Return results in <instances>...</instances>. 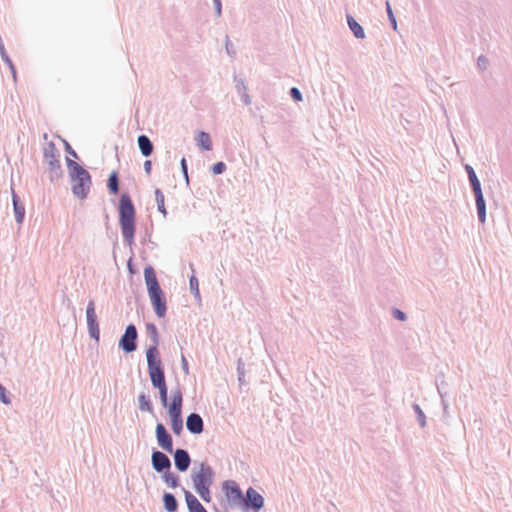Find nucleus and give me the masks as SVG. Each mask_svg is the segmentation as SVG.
Returning <instances> with one entry per match:
<instances>
[{"mask_svg": "<svg viewBox=\"0 0 512 512\" xmlns=\"http://www.w3.org/2000/svg\"><path fill=\"white\" fill-rule=\"evenodd\" d=\"M185 499L190 512H207L198 499L189 491H185Z\"/></svg>", "mask_w": 512, "mask_h": 512, "instance_id": "nucleus-19", "label": "nucleus"}, {"mask_svg": "<svg viewBox=\"0 0 512 512\" xmlns=\"http://www.w3.org/2000/svg\"><path fill=\"white\" fill-rule=\"evenodd\" d=\"M156 438H157V442L159 444V446L171 453L172 450H173V441H172V437L170 436V434L167 432L166 428L164 427L163 424L161 423H158L156 425Z\"/></svg>", "mask_w": 512, "mask_h": 512, "instance_id": "nucleus-10", "label": "nucleus"}, {"mask_svg": "<svg viewBox=\"0 0 512 512\" xmlns=\"http://www.w3.org/2000/svg\"><path fill=\"white\" fill-rule=\"evenodd\" d=\"M489 61L484 55H480L477 59V65L481 70H485L488 67Z\"/></svg>", "mask_w": 512, "mask_h": 512, "instance_id": "nucleus-35", "label": "nucleus"}, {"mask_svg": "<svg viewBox=\"0 0 512 512\" xmlns=\"http://www.w3.org/2000/svg\"><path fill=\"white\" fill-rule=\"evenodd\" d=\"M192 481L196 492L205 501H210L209 487L213 482L214 473L208 465L201 463L198 467H195L191 474Z\"/></svg>", "mask_w": 512, "mask_h": 512, "instance_id": "nucleus-5", "label": "nucleus"}, {"mask_svg": "<svg viewBox=\"0 0 512 512\" xmlns=\"http://www.w3.org/2000/svg\"><path fill=\"white\" fill-rule=\"evenodd\" d=\"M182 401V392L177 388L172 392L170 404L166 406L168 407L171 419V429L177 435H179L183 429V420L181 416Z\"/></svg>", "mask_w": 512, "mask_h": 512, "instance_id": "nucleus-7", "label": "nucleus"}, {"mask_svg": "<svg viewBox=\"0 0 512 512\" xmlns=\"http://www.w3.org/2000/svg\"><path fill=\"white\" fill-rule=\"evenodd\" d=\"M464 169L467 173L469 184H470L472 191H476L477 189H482L481 182H480L478 176L476 175L474 168L469 164H465Z\"/></svg>", "mask_w": 512, "mask_h": 512, "instance_id": "nucleus-20", "label": "nucleus"}, {"mask_svg": "<svg viewBox=\"0 0 512 512\" xmlns=\"http://www.w3.org/2000/svg\"><path fill=\"white\" fill-rule=\"evenodd\" d=\"M223 170H224V164L222 162H218L212 167V171L214 174H221L223 172Z\"/></svg>", "mask_w": 512, "mask_h": 512, "instance_id": "nucleus-37", "label": "nucleus"}, {"mask_svg": "<svg viewBox=\"0 0 512 512\" xmlns=\"http://www.w3.org/2000/svg\"><path fill=\"white\" fill-rule=\"evenodd\" d=\"M232 47H233V44L230 42V40L228 39V36L226 35V46H225V49H226V53L228 55H232L234 53V51H232Z\"/></svg>", "mask_w": 512, "mask_h": 512, "instance_id": "nucleus-38", "label": "nucleus"}, {"mask_svg": "<svg viewBox=\"0 0 512 512\" xmlns=\"http://www.w3.org/2000/svg\"><path fill=\"white\" fill-rule=\"evenodd\" d=\"M0 401L4 404H9L10 400L6 396V390L5 388L0 384Z\"/></svg>", "mask_w": 512, "mask_h": 512, "instance_id": "nucleus-36", "label": "nucleus"}, {"mask_svg": "<svg viewBox=\"0 0 512 512\" xmlns=\"http://www.w3.org/2000/svg\"><path fill=\"white\" fill-rule=\"evenodd\" d=\"M151 169H152L151 161H150V160H146V161L144 162V170H145V172H146L148 175H150V173H151Z\"/></svg>", "mask_w": 512, "mask_h": 512, "instance_id": "nucleus-39", "label": "nucleus"}, {"mask_svg": "<svg viewBox=\"0 0 512 512\" xmlns=\"http://www.w3.org/2000/svg\"><path fill=\"white\" fill-rule=\"evenodd\" d=\"M163 502H164V507H165V509L168 512H175L176 511V509H177V501H176L175 497L172 494H170V493L164 494Z\"/></svg>", "mask_w": 512, "mask_h": 512, "instance_id": "nucleus-24", "label": "nucleus"}, {"mask_svg": "<svg viewBox=\"0 0 512 512\" xmlns=\"http://www.w3.org/2000/svg\"><path fill=\"white\" fill-rule=\"evenodd\" d=\"M147 364L148 373L152 385L159 390L160 400L164 407L168 405L167 399V385L165 381V374L162 368L161 358L157 348L150 347L147 350Z\"/></svg>", "mask_w": 512, "mask_h": 512, "instance_id": "nucleus-2", "label": "nucleus"}, {"mask_svg": "<svg viewBox=\"0 0 512 512\" xmlns=\"http://www.w3.org/2000/svg\"><path fill=\"white\" fill-rule=\"evenodd\" d=\"M234 83H235V89L237 93L240 95L241 100L243 103L248 106L251 104V98L249 94L247 93V86L245 85L244 78L240 75L234 74L233 76Z\"/></svg>", "mask_w": 512, "mask_h": 512, "instance_id": "nucleus-13", "label": "nucleus"}, {"mask_svg": "<svg viewBox=\"0 0 512 512\" xmlns=\"http://www.w3.org/2000/svg\"><path fill=\"white\" fill-rule=\"evenodd\" d=\"M181 168H182V171H183V174H184L185 178L188 179L187 165H186L185 158H182V160H181Z\"/></svg>", "mask_w": 512, "mask_h": 512, "instance_id": "nucleus-40", "label": "nucleus"}, {"mask_svg": "<svg viewBox=\"0 0 512 512\" xmlns=\"http://www.w3.org/2000/svg\"><path fill=\"white\" fill-rule=\"evenodd\" d=\"M144 277L155 313L158 317L162 318L166 314V300L159 286L154 269L152 267L145 268Z\"/></svg>", "mask_w": 512, "mask_h": 512, "instance_id": "nucleus-4", "label": "nucleus"}, {"mask_svg": "<svg viewBox=\"0 0 512 512\" xmlns=\"http://www.w3.org/2000/svg\"><path fill=\"white\" fill-rule=\"evenodd\" d=\"M164 478H165V482H166L169 486H171V487H173V488L177 486V484H178V479H177V477H176L174 474H172V473H167V474H165Z\"/></svg>", "mask_w": 512, "mask_h": 512, "instance_id": "nucleus-32", "label": "nucleus"}, {"mask_svg": "<svg viewBox=\"0 0 512 512\" xmlns=\"http://www.w3.org/2000/svg\"><path fill=\"white\" fill-rule=\"evenodd\" d=\"M473 193L475 196L478 220L480 223L484 224L486 221V201L483 191L482 189H477L476 191H473Z\"/></svg>", "mask_w": 512, "mask_h": 512, "instance_id": "nucleus-12", "label": "nucleus"}, {"mask_svg": "<svg viewBox=\"0 0 512 512\" xmlns=\"http://www.w3.org/2000/svg\"><path fill=\"white\" fill-rule=\"evenodd\" d=\"M139 404H140V409L142 411H145V410L150 411L151 410L150 402H149V400H147L145 395L139 396Z\"/></svg>", "mask_w": 512, "mask_h": 512, "instance_id": "nucleus-31", "label": "nucleus"}, {"mask_svg": "<svg viewBox=\"0 0 512 512\" xmlns=\"http://www.w3.org/2000/svg\"><path fill=\"white\" fill-rule=\"evenodd\" d=\"M138 146H139L141 153L145 157H148L151 155V153L153 151V144L146 135H140L138 137Z\"/></svg>", "mask_w": 512, "mask_h": 512, "instance_id": "nucleus-21", "label": "nucleus"}, {"mask_svg": "<svg viewBox=\"0 0 512 512\" xmlns=\"http://www.w3.org/2000/svg\"><path fill=\"white\" fill-rule=\"evenodd\" d=\"M155 198L159 212H161L163 216H166L165 197L160 189L155 190Z\"/></svg>", "mask_w": 512, "mask_h": 512, "instance_id": "nucleus-25", "label": "nucleus"}, {"mask_svg": "<svg viewBox=\"0 0 512 512\" xmlns=\"http://www.w3.org/2000/svg\"><path fill=\"white\" fill-rule=\"evenodd\" d=\"M196 141L199 147H201L204 150H211V139L210 136L201 131L198 133L196 137Z\"/></svg>", "mask_w": 512, "mask_h": 512, "instance_id": "nucleus-23", "label": "nucleus"}, {"mask_svg": "<svg viewBox=\"0 0 512 512\" xmlns=\"http://www.w3.org/2000/svg\"><path fill=\"white\" fill-rule=\"evenodd\" d=\"M214 4H215V8H216V13L218 16L221 15V0H214Z\"/></svg>", "mask_w": 512, "mask_h": 512, "instance_id": "nucleus-41", "label": "nucleus"}, {"mask_svg": "<svg viewBox=\"0 0 512 512\" xmlns=\"http://www.w3.org/2000/svg\"><path fill=\"white\" fill-rule=\"evenodd\" d=\"M437 389H438V392L440 394L441 403H442V406H443V417L447 418L449 416V413H448V409H449L448 402L444 398L445 394L442 392L441 387L437 386Z\"/></svg>", "mask_w": 512, "mask_h": 512, "instance_id": "nucleus-29", "label": "nucleus"}, {"mask_svg": "<svg viewBox=\"0 0 512 512\" xmlns=\"http://www.w3.org/2000/svg\"><path fill=\"white\" fill-rule=\"evenodd\" d=\"M236 370L240 388H242V386L248 385L250 380L246 377V375L250 370L246 368V364L242 361L241 358H239L237 361Z\"/></svg>", "mask_w": 512, "mask_h": 512, "instance_id": "nucleus-18", "label": "nucleus"}, {"mask_svg": "<svg viewBox=\"0 0 512 512\" xmlns=\"http://www.w3.org/2000/svg\"><path fill=\"white\" fill-rule=\"evenodd\" d=\"M137 338V331L134 325L127 326L124 335L119 341V346L126 352H132L136 349L135 340Z\"/></svg>", "mask_w": 512, "mask_h": 512, "instance_id": "nucleus-9", "label": "nucleus"}, {"mask_svg": "<svg viewBox=\"0 0 512 512\" xmlns=\"http://www.w3.org/2000/svg\"><path fill=\"white\" fill-rule=\"evenodd\" d=\"M187 429L194 434H199L203 430V421L202 418L195 413H192L187 418Z\"/></svg>", "mask_w": 512, "mask_h": 512, "instance_id": "nucleus-16", "label": "nucleus"}, {"mask_svg": "<svg viewBox=\"0 0 512 512\" xmlns=\"http://www.w3.org/2000/svg\"><path fill=\"white\" fill-rule=\"evenodd\" d=\"M347 24L353 35L357 39H364L365 32L363 27L357 22V20L350 14L346 15Z\"/></svg>", "mask_w": 512, "mask_h": 512, "instance_id": "nucleus-17", "label": "nucleus"}, {"mask_svg": "<svg viewBox=\"0 0 512 512\" xmlns=\"http://www.w3.org/2000/svg\"><path fill=\"white\" fill-rule=\"evenodd\" d=\"M86 316H87V323L89 332L92 337L98 339L99 337V326L97 323V316L95 312V306L94 303L91 301L89 302L86 310Z\"/></svg>", "mask_w": 512, "mask_h": 512, "instance_id": "nucleus-11", "label": "nucleus"}, {"mask_svg": "<svg viewBox=\"0 0 512 512\" xmlns=\"http://www.w3.org/2000/svg\"><path fill=\"white\" fill-rule=\"evenodd\" d=\"M175 466L180 471H186L190 465V457L183 449H177L174 454Z\"/></svg>", "mask_w": 512, "mask_h": 512, "instance_id": "nucleus-15", "label": "nucleus"}, {"mask_svg": "<svg viewBox=\"0 0 512 512\" xmlns=\"http://www.w3.org/2000/svg\"><path fill=\"white\" fill-rule=\"evenodd\" d=\"M152 465L156 471L161 472L164 469L170 468L171 463L169 458L164 453L155 451L152 454Z\"/></svg>", "mask_w": 512, "mask_h": 512, "instance_id": "nucleus-14", "label": "nucleus"}, {"mask_svg": "<svg viewBox=\"0 0 512 512\" xmlns=\"http://www.w3.org/2000/svg\"><path fill=\"white\" fill-rule=\"evenodd\" d=\"M67 165L75 172V175L72 178V191L75 196L80 199H84L91 186V177L89 173L76 162L68 159Z\"/></svg>", "mask_w": 512, "mask_h": 512, "instance_id": "nucleus-6", "label": "nucleus"}, {"mask_svg": "<svg viewBox=\"0 0 512 512\" xmlns=\"http://www.w3.org/2000/svg\"><path fill=\"white\" fill-rule=\"evenodd\" d=\"M226 502L231 508L243 512H259L264 507L265 499L253 487H249L244 494L235 481L226 480Z\"/></svg>", "mask_w": 512, "mask_h": 512, "instance_id": "nucleus-1", "label": "nucleus"}, {"mask_svg": "<svg viewBox=\"0 0 512 512\" xmlns=\"http://www.w3.org/2000/svg\"><path fill=\"white\" fill-rule=\"evenodd\" d=\"M108 188L112 194L118 192V176L116 172H112L108 179Z\"/></svg>", "mask_w": 512, "mask_h": 512, "instance_id": "nucleus-27", "label": "nucleus"}, {"mask_svg": "<svg viewBox=\"0 0 512 512\" xmlns=\"http://www.w3.org/2000/svg\"><path fill=\"white\" fill-rule=\"evenodd\" d=\"M392 315L395 319L399 320V321H405L407 319V315L405 312H403L402 310L400 309H397V308H394L392 310Z\"/></svg>", "mask_w": 512, "mask_h": 512, "instance_id": "nucleus-34", "label": "nucleus"}, {"mask_svg": "<svg viewBox=\"0 0 512 512\" xmlns=\"http://www.w3.org/2000/svg\"><path fill=\"white\" fill-rule=\"evenodd\" d=\"M190 289L192 291V293L196 296V297H199L200 293H199V283H198V280L195 276H192L190 278Z\"/></svg>", "mask_w": 512, "mask_h": 512, "instance_id": "nucleus-30", "label": "nucleus"}, {"mask_svg": "<svg viewBox=\"0 0 512 512\" xmlns=\"http://www.w3.org/2000/svg\"><path fill=\"white\" fill-rule=\"evenodd\" d=\"M65 145H66V151L69 154H71L72 156L77 157L76 152L71 148V146L67 142H65Z\"/></svg>", "mask_w": 512, "mask_h": 512, "instance_id": "nucleus-42", "label": "nucleus"}, {"mask_svg": "<svg viewBox=\"0 0 512 512\" xmlns=\"http://www.w3.org/2000/svg\"><path fill=\"white\" fill-rule=\"evenodd\" d=\"M412 408L417 416V420L422 428L426 426V416L417 403H413Z\"/></svg>", "mask_w": 512, "mask_h": 512, "instance_id": "nucleus-26", "label": "nucleus"}, {"mask_svg": "<svg viewBox=\"0 0 512 512\" xmlns=\"http://www.w3.org/2000/svg\"><path fill=\"white\" fill-rule=\"evenodd\" d=\"M289 94L294 101H302V93L298 88L292 87L289 91Z\"/></svg>", "mask_w": 512, "mask_h": 512, "instance_id": "nucleus-33", "label": "nucleus"}, {"mask_svg": "<svg viewBox=\"0 0 512 512\" xmlns=\"http://www.w3.org/2000/svg\"><path fill=\"white\" fill-rule=\"evenodd\" d=\"M60 153L54 143H49L44 150V159L48 164L49 171L58 176L61 174Z\"/></svg>", "mask_w": 512, "mask_h": 512, "instance_id": "nucleus-8", "label": "nucleus"}, {"mask_svg": "<svg viewBox=\"0 0 512 512\" xmlns=\"http://www.w3.org/2000/svg\"><path fill=\"white\" fill-rule=\"evenodd\" d=\"M136 211L128 194H122L119 201V224L122 235L129 243L133 242L135 234Z\"/></svg>", "mask_w": 512, "mask_h": 512, "instance_id": "nucleus-3", "label": "nucleus"}, {"mask_svg": "<svg viewBox=\"0 0 512 512\" xmlns=\"http://www.w3.org/2000/svg\"><path fill=\"white\" fill-rule=\"evenodd\" d=\"M12 200H13V207H14V213L15 218L18 223H22L25 215V208L23 205H20L18 203V197L15 194L14 190H12Z\"/></svg>", "mask_w": 512, "mask_h": 512, "instance_id": "nucleus-22", "label": "nucleus"}, {"mask_svg": "<svg viewBox=\"0 0 512 512\" xmlns=\"http://www.w3.org/2000/svg\"><path fill=\"white\" fill-rule=\"evenodd\" d=\"M385 8H386V12H387V16H388V19H389V22L393 28V30H397V21H396V17L393 13V10H392V7H391V4L389 1H386L385 3Z\"/></svg>", "mask_w": 512, "mask_h": 512, "instance_id": "nucleus-28", "label": "nucleus"}]
</instances>
